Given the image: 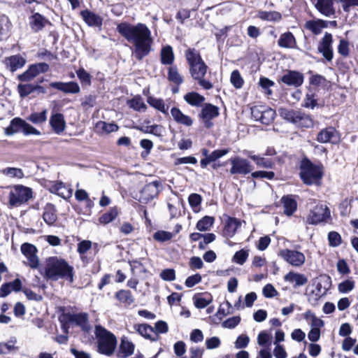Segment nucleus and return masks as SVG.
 <instances>
[{
  "instance_id": "nucleus-1",
  "label": "nucleus",
  "mask_w": 358,
  "mask_h": 358,
  "mask_svg": "<svg viewBox=\"0 0 358 358\" xmlns=\"http://www.w3.org/2000/svg\"><path fill=\"white\" fill-rule=\"evenodd\" d=\"M117 30L133 45V53L138 60H141L151 52L153 38L151 31L146 24L122 22L117 25Z\"/></svg>"
},
{
  "instance_id": "nucleus-2",
  "label": "nucleus",
  "mask_w": 358,
  "mask_h": 358,
  "mask_svg": "<svg viewBox=\"0 0 358 358\" xmlns=\"http://www.w3.org/2000/svg\"><path fill=\"white\" fill-rule=\"evenodd\" d=\"M73 268L64 259L57 257H50L40 268V273L48 280L56 281L66 278L70 282L73 281Z\"/></svg>"
},
{
  "instance_id": "nucleus-3",
  "label": "nucleus",
  "mask_w": 358,
  "mask_h": 358,
  "mask_svg": "<svg viewBox=\"0 0 358 358\" xmlns=\"http://www.w3.org/2000/svg\"><path fill=\"white\" fill-rule=\"evenodd\" d=\"M185 57L189 66V73L193 79L198 81L199 84L206 90H210L213 85L209 81L203 79L208 66L202 59L200 53L194 48H189L185 52Z\"/></svg>"
},
{
  "instance_id": "nucleus-4",
  "label": "nucleus",
  "mask_w": 358,
  "mask_h": 358,
  "mask_svg": "<svg viewBox=\"0 0 358 358\" xmlns=\"http://www.w3.org/2000/svg\"><path fill=\"white\" fill-rule=\"evenodd\" d=\"M94 334L98 352L106 356L112 355L117 345L116 336L101 325L95 326Z\"/></svg>"
},
{
  "instance_id": "nucleus-5",
  "label": "nucleus",
  "mask_w": 358,
  "mask_h": 358,
  "mask_svg": "<svg viewBox=\"0 0 358 358\" xmlns=\"http://www.w3.org/2000/svg\"><path fill=\"white\" fill-rule=\"evenodd\" d=\"M7 189L9 190L8 203L11 208L20 206L32 197L31 189L22 185L8 187Z\"/></svg>"
},
{
  "instance_id": "nucleus-6",
  "label": "nucleus",
  "mask_w": 358,
  "mask_h": 358,
  "mask_svg": "<svg viewBox=\"0 0 358 358\" xmlns=\"http://www.w3.org/2000/svg\"><path fill=\"white\" fill-rule=\"evenodd\" d=\"M300 176L306 185L318 184L322 171L320 166H315L309 161H303L301 165Z\"/></svg>"
},
{
  "instance_id": "nucleus-7",
  "label": "nucleus",
  "mask_w": 358,
  "mask_h": 358,
  "mask_svg": "<svg viewBox=\"0 0 358 358\" xmlns=\"http://www.w3.org/2000/svg\"><path fill=\"white\" fill-rule=\"evenodd\" d=\"M279 113L283 119L299 127H309L313 124L310 117L299 110H290L281 108L279 109Z\"/></svg>"
},
{
  "instance_id": "nucleus-8",
  "label": "nucleus",
  "mask_w": 358,
  "mask_h": 358,
  "mask_svg": "<svg viewBox=\"0 0 358 358\" xmlns=\"http://www.w3.org/2000/svg\"><path fill=\"white\" fill-rule=\"evenodd\" d=\"M275 111L272 108L262 105L254 106L251 108V115L255 121H259L262 124H271L275 117Z\"/></svg>"
},
{
  "instance_id": "nucleus-9",
  "label": "nucleus",
  "mask_w": 358,
  "mask_h": 358,
  "mask_svg": "<svg viewBox=\"0 0 358 358\" xmlns=\"http://www.w3.org/2000/svg\"><path fill=\"white\" fill-rule=\"evenodd\" d=\"M329 217L330 211L327 206L325 205H318L309 213L306 219V223L317 224L326 221Z\"/></svg>"
},
{
  "instance_id": "nucleus-10",
  "label": "nucleus",
  "mask_w": 358,
  "mask_h": 358,
  "mask_svg": "<svg viewBox=\"0 0 358 358\" xmlns=\"http://www.w3.org/2000/svg\"><path fill=\"white\" fill-rule=\"evenodd\" d=\"M20 250L27 258L26 264L33 269L38 268L40 262L37 256L36 247L32 244L24 243L21 245Z\"/></svg>"
},
{
  "instance_id": "nucleus-11",
  "label": "nucleus",
  "mask_w": 358,
  "mask_h": 358,
  "mask_svg": "<svg viewBox=\"0 0 358 358\" xmlns=\"http://www.w3.org/2000/svg\"><path fill=\"white\" fill-rule=\"evenodd\" d=\"M49 69V65L41 62L31 65L26 71L18 75L17 78L22 82H29L42 73L47 72Z\"/></svg>"
},
{
  "instance_id": "nucleus-12",
  "label": "nucleus",
  "mask_w": 358,
  "mask_h": 358,
  "mask_svg": "<svg viewBox=\"0 0 358 358\" xmlns=\"http://www.w3.org/2000/svg\"><path fill=\"white\" fill-rule=\"evenodd\" d=\"M279 255L285 261L295 267L301 266L306 261L303 253L297 250L284 249L280 251Z\"/></svg>"
},
{
  "instance_id": "nucleus-13",
  "label": "nucleus",
  "mask_w": 358,
  "mask_h": 358,
  "mask_svg": "<svg viewBox=\"0 0 358 358\" xmlns=\"http://www.w3.org/2000/svg\"><path fill=\"white\" fill-rule=\"evenodd\" d=\"M332 43V35L326 32L317 48L318 51L322 53L323 57L329 62H331L334 57Z\"/></svg>"
},
{
  "instance_id": "nucleus-14",
  "label": "nucleus",
  "mask_w": 358,
  "mask_h": 358,
  "mask_svg": "<svg viewBox=\"0 0 358 358\" xmlns=\"http://www.w3.org/2000/svg\"><path fill=\"white\" fill-rule=\"evenodd\" d=\"M231 169V174H248L252 170L250 163L243 158L236 157L230 159Z\"/></svg>"
},
{
  "instance_id": "nucleus-15",
  "label": "nucleus",
  "mask_w": 358,
  "mask_h": 358,
  "mask_svg": "<svg viewBox=\"0 0 358 358\" xmlns=\"http://www.w3.org/2000/svg\"><path fill=\"white\" fill-rule=\"evenodd\" d=\"M219 115V108L210 103H206L203 107L201 112L199 115L204 126L206 128H210L213 126L211 120Z\"/></svg>"
},
{
  "instance_id": "nucleus-16",
  "label": "nucleus",
  "mask_w": 358,
  "mask_h": 358,
  "mask_svg": "<svg viewBox=\"0 0 358 358\" xmlns=\"http://www.w3.org/2000/svg\"><path fill=\"white\" fill-rule=\"evenodd\" d=\"M160 183L153 181L145 185L141 191V199L147 202L156 197L159 192Z\"/></svg>"
},
{
  "instance_id": "nucleus-17",
  "label": "nucleus",
  "mask_w": 358,
  "mask_h": 358,
  "mask_svg": "<svg viewBox=\"0 0 358 358\" xmlns=\"http://www.w3.org/2000/svg\"><path fill=\"white\" fill-rule=\"evenodd\" d=\"M50 87L66 94H77L80 90L78 84L75 82H53L50 84Z\"/></svg>"
},
{
  "instance_id": "nucleus-18",
  "label": "nucleus",
  "mask_w": 358,
  "mask_h": 358,
  "mask_svg": "<svg viewBox=\"0 0 358 358\" xmlns=\"http://www.w3.org/2000/svg\"><path fill=\"white\" fill-rule=\"evenodd\" d=\"M171 115L174 121L179 124H182L187 127H191L193 124V119L190 116L183 113L178 108H172L171 109Z\"/></svg>"
},
{
  "instance_id": "nucleus-19",
  "label": "nucleus",
  "mask_w": 358,
  "mask_h": 358,
  "mask_svg": "<svg viewBox=\"0 0 358 358\" xmlns=\"http://www.w3.org/2000/svg\"><path fill=\"white\" fill-rule=\"evenodd\" d=\"M315 6L321 14L326 17H330L336 12L334 0H317Z\"/></svg>"
},
{
  "instance_id": "nucleus-20",
  "label": "nucleus",
  "mask_w": 358,
  "mask_h": 358,
  "mask_svg": "<svg viewBox=\"0 0 358 358\" xmlns=\"http://www.w3.org/2000/svg\"><path fill=\"white\" fill-rule=\"evenodd\" d=\"M281 80L287 85L299 87L303 82V76L299 72L289 71L282 77Z\"/></svg>"
},
{
  "instance_id": "nucleus-21",
  "label": "nucleus",
  "mask_w": 358,
  "mask_h": 358,
  "mask_svg": "<svg viewBox=\"0 0 358 358\" xmlns=\"http://www.w3.org/2000/svg\"><path fill=\"white\" fill-rule=\"evenodd\" d=\"M80 15L85 22L90 27H100L102 25V17L92 11L88 10H83L80 12Z\"/></svg>"
},
{
  "instance_id": "nucleus-22",
  "label": "nucleus",
  "mask_w": 358,
  "mask_h": 358,
  "mask_svg": "<svg viewBox=\"0 0 358 358\" xmlns=\"http://www.w3.org/2000/svg\"><path fill=\"white\" fill-rule=\"evenodd\" d=\"M133 328L135 331L147 339L156 341L158 338V335H157L154 329L148 324H135Z\"/></svg>"
},
{
  "instance_id": "nucleus-23",
  "label": "nucleus",
  "mask_w": 358,
  "mask_h": 358,
  "mask_svg": "<svg viewBox=\"0 0 358 358\" xmlns=\"http://www.w3.org/2000/svg\"><path fill=\"white\" fill-rule=\"evenodd\" d=\"M50 124L55 133L61 134L66 128L64 115L61 113L52 114L50 118Z\"/></svg>"
},
{
  "instance_id": "nucleus-24",
  "label": "nucleus",
  "mask_w": 358,
  "mask_h": 358,
  "mask_svg": "<svg viewBox=\"0 0 358 358\" xmlns=\"http://www.w3.org/2000/svg\"><path fill=\"white\" fill-rule=\"evenodd\" d=\"M50 192L56 194L64 199L70 198L72 195V190L62 182L53 183L49 187Z\"/></svg>"
},
{
  "instance_id": "nucleus-25",
  "label": "nucleus",
  "mask_w": 358,
  "mask_h": 358,
  "mask_svg": "<svg viewBox=\"0 0 358 358\" xmlns=\"http://www.w3.org/2000/svg\"><path fill=\"white\" fill-rule=\"evenodd\" d=\"M241 225V222L239 220L229 217L225 222L224 236L229 238L233 237Z\"/></svg>"
},
{
  "instance_id": "nucleus-26",
  "label": "nucleus",
  "mask_w": 358,
  "mask_h": 358,
  "mask_svg": "<svg viewBox=\"0 0 358 358\" xmlns=\"http://www.w3.org/2000/svg\"><path fill=\"white\" fill-rule=\"evenodd\" d=\"M278 44L280 48L288 49L297 48L296 41L294 35L289 32H285L280 36Z\"/></svg>"
},
{
  "instance_id": "nucleus-27",
  "label": "nucleus",
  "mask_w": 358,
  "mask_h": 358,
  "mask_svg": "<svg viewBox=\"0 0 358 358\" xmlns=\"http://www.w3.org/2000/svg\"><path fill=\"white\" fill-rule=\"evenodd\" d=\"M25 63V59L19 55L7 57L4 60V64L6 68L12 72L22 68Z\"/></svg>"
},
{
  "instance_id": "nucleus-28",
  "label": "nucleus",
  "mask_w": 358,
  "mask_h": 358,
  "mask_svg": "<svg viewBox=\"0 0 358 358\" xmlns=\"http://www.w3.org/2000/svg\"><path fill=\"white\" fill-rule=\"evenodd\" d=\"M24 120L20 117H15L11 120L9 125L4 129V134L7 136H13L22 131Z\"/></svg>"
},
{
  "instance_id": "nucleus-29",
  "label": "nucleus",
  "mask_w": 358,
  "mask_h": 358,
  "mask_svg": "<svg viewBox=\"0 0 358 358\" xmlns=\"http://www.w3.org/2000/svg\"><path fill=\"white\" fill-rule=\"evenodd\" d=\"M328 22L322 20H308L306 22L304 27L315 35L320 34L322 29L327 27Z\"/></svg>"
},
{
  "instance_id": "nucleus-30",
  "label": "nucleus",
  "mask_w": 358,
  "mask_h": 358,
  "mask_svg": "<svg viewBox=\"0 0 358 358\" xmlns=\"http://www.w3.org/2000/svg\"><path fill=\"white\" fill-rule=\"evenodd\" d=\"M48 23V20L38 13L32 15L29 19L30 27L35 32L41 31Z\"/></svg>"
},
{
  "instance_id": "nucleus-31",
  "label": "nucleus",
  "mask_w": 358,
  "mask_h": 358,
  "mask_svg": "<svg viewBox=\"0 0 358 358\" xmlns=\"http://www.w3.org/2000/svg\"><path fill=\"white\" fill-rule=\"evenodd\" d=\"M284 279L286 282L294 283V287L304 285L308 282V279L304 275L292 271L286 274Z\"/></svg>"
},
{
  "instance_id": "nucleus-32",
  "label": "nucleus",
  "mask_w": 358,
  "mask_h": 358,
  "mask_svg": "<svg viewBox=\"0 0 358 358\" xmlns=\"http://www.w3.org/2000/svg\"><path fill=\"white\" fill-rule=\"evenodd\" d=\"M134 344L126 338H123L120 345L119 357L126 358L134 353Z\"/></svg>"
},
{
  "instance_id": "nucleus-33",
  "label": "nucleus",
  "mask_w": 358,
  "mask_h": 358,
  "mask_svg": "<svg viewBox=\"0 0 358 358\" xmlns=\"http://www.w3.org/2000/svg\"><path fill=\"white\" fill-rule=\"evenodd\" d=\"M336 131L335 128L330 127L322 129L317 135V141L321 143L331 142L336 137Z\"/></svg>"
},
{
  "instance_id": "nucleus-34",
  "label": "nucleus",
  "mask_w": 358,
  "mask_h": 358,
  "mask_svg": "<svg viewBox=\"0 0 358 358\" xmlns=\"http://www.w3.org/2000/svg\"><path fill=\"white\" fill-rule=\"evenodd\" d=\"M69 320L80 326L84 331H89L90 326L88 324L87 314L84 313L73 314L70 316Z\"/></svg>"
},
{
  "instance_id": "nucleus-35",
  "label": "nucleus",
  "mask_w": 358,
  "mask_h": 358,
  "mask_svg": "<svg viewBox=\"0 0 358 358\" xmlns=\"http://www.w3.org/2000/svg\"><path fill=\"white\" fill-rule=\"evenodd\" d=\"M161 62L164 65L172 64L174 61V54L171 45L163 47L160 52Z\"/></svg>"
},
{
  "instance_id": "nucleus-36",
  "label": "nucleus",
  "mask_w": 358,
  "mask_h": 358,
  "mask_svg": "<svg viewBox=\"0 0 358 358\" xmlns=\"http://www.w3.org/2000/svg\"><path fill=\"white\" fill-rule=\"evenodd\" d=\"M11 28V22L5 15H0V41L6 38Z\"/></svg>"
},
{
  "instance_id": "nucleus-37",
  "label": "nucleus",
  "mask_w": 358,
  "mask_h": 358,
  "mask_svg": "<svg viewBox=\"0 0 358 358\" xmlns=\"http://www.w3.org/2000/svg\"><path fill=\"white\" fill-rule=\"evenodd\" d=\"M284 207V213L288 216L292 215L296 210V201L291 196H287L282 198Z\"/></svg>"
},
{
  "instance_id": "nucleus-38",
  "label": "nucleus",
  "mask_w": 358,
  "mask_h": 358,
  "mask_svg": "<svg viewBox=\"0 0 358 358\" xmlns=\"http://www.w3.org/2000/svg\"><path fill=\"white\" fill-rule=\"evenodd\" d=\"M95 128L97 132L104 134L117 131L118 126L113 123L99 121L96 124Z\"/></svg>"
},
{
  "instance_id": "nucleus-39",
  "label": "nucleus",
  "mask_w": 358,
  "mask_h": 358,
  "mask_svg": "<svg viewBox=\"0 0 358 358\" xmlns=\"http://www.w3.org/2000/svg\"><path fill=\"white\" fill-rule=\"evenodd\" d=\"M257 17L262 20L271 22H278L282 18L281 14L277 11L259 10Z\"/></svg>"
},
{
  "instance_id": "nucleus-40",
  "label": "nucleus",
  "mask_w": 358,
  "mask_h": 358,
  "mask_svg": "<svg viewBox=\"0 0 358 358\" xmlns=\"http://www.w3.org/2000/svg\"><path fill=\"white\" fill-rule=\"evenodd\" d=\"M194 304L197 308H204L208 306L212 301V297L210 295H202L198 294L193 297Z\"/></svg>"
},
{
  "instance_id": "nucleus-41",
  "label": "nucleus",
  "mask_w": 358,
  "mask_h": 358,
  "mask_svg": "<svg viewBox=\"0 0 358 358\" xmlns=\"http://www.w3.org/2000/svg\"><path fill=\"white\" fill-rule=\"evenodd\" d=\"M16 338H12L8 342L0 343V354H8L16 352L19 348L15 345Z\"/></svg>"
},
{
  "instance_id": "nucleus-42",
  "label": "nucleus",
  "mask_w": 358,
  "mask_h": 358,
  "mask_svg": "<svg viewBox=\"0 0 358 358\" xmlns=\"http://www.w3.org/2000/svg\"><path fill=\"white\" fill-rule=\"evenodd\" d=\"M331 284V278L328 275L321 276L320 282L316 285V291L318 293H322L325 295L329 289Z\"/></svg>"
},
{
  "instance_id": "nucleus-43",
  "label": "nucleus",
  "mask_w": 358,
  "mask_h": 358,
  "mask_svg": "<svg viewBox=\"0 0 358 358\" xmlns=\"http://www.w3.org/2000/svg\"><path fill=\"white\" fill-rule=\"evenodd\" d=\"M47 113L48 110L46 109H44L41 113H32L28 116L27 120L33 124L37 125L42 124L47 120Z\"/></svg>"
},
{
  "instance_id": "nucleus-44",
  "label": "nucleus",
  "mask_w": 358,
  "mask_h": 358,
  "mask_svg": "<svg viewBox=\"0 0 358 358\" xmlns=\"http://www.w3.org/2000/svg\"><path fill=\"white\" fill-rule=\"evenodd\" d=\"M184 99L189 104L194 106H199L205 100L204 97L196 92H189L185 95Z\"/></svg>"
},
{
  "instance_id": "nucleus-45",
  "label": "nucleus",
  "mask_w": 358,
  "mask_h": 358,
  "mask_svg": "<svg viewBox=\"0 0 358 358\" xmlns=\"http://www.w3.org/2000/svg\"><path fill=\"white\" fill-rule=\"evenodd\" d=\"M147 101L151 106L157 109L160 112L164 114L167 113L169 107L165 105L162 99L149 96Z\"/></svg>"
},
{
  "instance_id": "nucleus-46",
  "label": "nucleus",
  "mask_w": 358,
  "mask_h": 358,
  "mask_svg": "<svg viewBox=\"0 0 358 358\" xmlns=\"http://www.w3.org/2000/svg\"><path fill=\"white\" fill-rule=\"evenodd\" d=\"M115 296L121 303L127 305H131L134 301V299L129 290L121 289L116 292Z\"/></svg>"
},
{
  "instance_id": "nucleus-47",
  "label": "nucleus",
  "mask_w": 358,
  "mask_h": 358,
  "mask_svg": "<svg viewBox=\"0 0 358 358\" xmlns=\"http://www.w3.org/2000/svg\"><path fill=\"white\" fill-rule=\"evenodd\" d=\"M214 221L215 219L213 217L204 216L202 219L199 220L196 227L200 231H208L213 226Z\"/></svg>"
},
{
  "instance_id": "nucleus-48",
  "label": "nucleus",
  "mask_w": 358,
  "mask_h": 358,
  "mask_svg": "<svg viewBox=\"0 0 358 358\" xmlns=\"http://www.w3.org/2000/svg\"><path fill=\"white\" fill-rule=\"evenodd\" d=\"M355 287V282L352 278L346 279L338 285V290L341 294L350 292Z\"/></svg>"
},
{
  "instance_id": "nucleus-49",
  "label": "nucleus",
  "mask_w": 358,
  "mask_h": 358,
  "mask_svg": "<svg viewBox=\"0 0 358 358\" xmlns=\"http://www.w3.org/2000/svg\"><path fill=\"white\" fill-rule=\"evenodd\" d=\"M249 257V250L248 249H241L239 251H237L232 257V262L239 264L243 265L247 261Z\"/></svg>"
},
{
  "instance_id": "nucleus-50",
  "label": "nucleus",
  "mask_w": 358,
  "mask_h": 358,
  "mask_svg": "<svg viewBox=\"0 0 358 358\" xmlns=\"http://www.w3.org/2000/svg\"><path fill=\"white\" fill-rule=\"evenodd\" d=\"M129 108H133L137 111L145 110L147 108L146 105L143 102V100L140 96H136L127 102Z\"/></svg>"
},
{
  "instance_id": "nucleus-51",
  "label": "nucleus",
  "mask_w": 358,
  "mask_h": 358,
  "mask_svg": "<svg viewBox=\"0 0 358 358\" xmlns=\"http://www.w3.org/2000/svg\"><path fill=\"white\" fill-rule=\"evenodd\" d=\"M36 91L35 85L26 83V84H19L17 85V92L22 98H24Z\"/></svg>"
},
{
  "instance_id": "nucleus-52",
  "label": "nucleus",
  "mask_w": 358,
  "mask_h": 358,
  "mask_svg": "<svg viewBox=\"0 0 358 358\" xmlns=\"http://www.w3.org/2000/svg\"><path fill=\"white\" fill-rule=\"evenodd\" d=\"M250 159L255 161L259 167H262L265 169L272 168L273 163L264 157H262L255 155H248Z\"/></svg>"
},
{
  "instance_id": "nucleus-53",
  "label": "nucleus",
  "mask_w": 358,
  "mask_h": 358,
  "mask_svg": "<svg viewBox=\"0 0 358 358\" xmlns=\"http://www.w3.org/2000/svg\"><path fill=\"white\" fill-rule=\"evenodd\" d=\"M175 236L172 232L159 230L153 234V238L158 242H165L170 241Z\"/></svg>"
},
{
  "instance_id": "nucleus-54",
  "label": "nucleus",
  "mask_w": 358,
  "mask_h": 358,
  "mask_svg": "<svg viewBox=\"0 0 358 358\" xmlns=\"http://www.w3.org/2000/svg\"><path fill=\"white\" fill-rule=\"evenodd\" d=\"M118 211L116 208H112L108 212L104 213L99 217L101 224H108L112 222L117 216Z\"/></svg>"
},
{
  "instance_id": "nucleus-55",
  "label": "nucleus",
  "mask_w": 358,
  "mask_h": 358,
  "mask_svg": "<svg viewBox=\"0 0 358 358\" xmlns=\"http://www.w3.org/2000/svg\"><path fill=\"white\" fill-rule=\"evenodd\" d=\"M141 130L144 133L152 134L157 136H162L164 131L162 127L157 124L143 127Z\"/></svg>"
},
{
  "instance_id": "nucleus-56",
  "label": "nucleus",
  "mask_w": 358,
  "mask_h": 358,
  "mask_svg": "<svg viewBox=\"0 0 358 358\" xmlns=\"http://www.w3.org/2000/svg\"><path fill=\"white\" fill-rule=\"evenodd\" d=\"M2 173L10 178H22L24 177L22 170L17 168L8 167L3 169Z\"/></svg>"
},
{
  "instance_id": "nucleus-57",
  "label": "nucleus",
  "mask_w": 358,
  "mask_h": 358,
  "mask_svg": "<svg viewBox=\"0 0 358 358\" xmlns=\"http://www.w3.org/2000/svg\"><path fill=\"white\" fill-rule=\"evenodd\" d=\"M231 84L237 89L241 88L243 84V79L238 70H234L231 74Z\"/></svg>"
},
{
  "instance_id": "nucleus-58",
  "label": "nucleus",
  "mask_w": 358,
  "mask_h": 358,
  "mask_svg": "<svg viewBox=\"0 0 358 358\" xmlns=\"http://www.w3.org/2000/svg\"><path fill=\"white\" fill-rule=\"evenodd\" d=\"M168 76L171 81L178 85L182 83L183 81L182 76L178 73L176 67L169 68Z\"/></svg>"
},
{
  "instance_id": "nucleus-59",
  "label": "nucleus",
  "mask_w": 358,
  "mask_h": 358,
  "mask_svg": "<svg viewBox=\"0 0 358 358\" xmlns=\"http://www.w3.org/2000/svg\"><path fill=\"white\" fill-rule=\"evenodd\" d=\"M202 201L201 196L198 194H191L189 196L188 201L190 206L196 211Z\"/></svg>"
},
{
  "instance_id": "nucleus-60",
  "label": "nucleus",
  "mask_w": 358,
  "mask_h": 358,
  "mask_svg": "<svg viewBox=\"0 0 358 358\" xmlns=\"http://www.w3.org/2000/svg\"><path fill=\"white\" fill-rule=\"evenodd\" d=\"M338 52L343 57H348L350 54L349 42L345 39H341L338 45Z\"/></svg>"
},
{
  "instance_id": "nucleus-61",
  "label": "nucleus",
  "mask_w": 358,
  "mask_h": 358,
  "mask_svg": "<svg viewBox=\"0 0 358 358\" xmlns=\"http://www.w3.org/2000/svg\"><path fill=\"white\" fill-rule=\"evenodd\" d=\"M22 133L24 136H28L31 134L40 136L41 134L40 131H38L35 127L27 123L24 120L22 127Z\"/></svg>"
},
{
  "instance_id": "nucleus-62",
  "label": "nucleus",
  "mask_w": 358,
  "mask_h": 358,
  "mask_svg": "<svg viewBox=\"0 0 358 358\" xmlns=\"http://www.w3.org/2000/svg\"><path fill=\"white\" fill-rule=\"evenodd\" d=\"M329 245L332 247H337L341 243V236L336 231H331L328 234Z\"/></svg>"
},
{
  "instance_id": "nucleus-63",
  "label": "nucleus",
  "mask_w": 358,
  "mask_h": 358,
  "mask_svg": "<svg viewBox=\"0 0 358 358\" xmlns=\"http://www.w3.org/2000/svg\"><path fill=\"white\" fill-rule=\"evenodd\" d=\"M259 84L261 87L265 90L266 94L270 95L272 94V91L270 90V87L274 85L272 80L267 78L262 77L260 78Z\"/></svg>"
},
{
  "instance_id": "nucleus-64",
  "label": "nucleus",
  "mask_w": 358,
  "mask_h": 358,
  "mask_svg": "<svg viewBox=\"0 0 358 358\" xmlns=\"http://www.w3.org/2000/svg\"><path fill=\"white\" fill-rule=\"evenodd\" d=\"M241 322V317L239 316L231 317L222 324V326L224 328L232 329L236 327Z\"/></svg>"
}]
</instances>
